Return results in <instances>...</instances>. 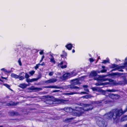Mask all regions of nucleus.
I'll return each instance as SVG.
<instances>
[{"label":"nucleus","instance_id":"nucleus-1","mask_svg":"<svg viewBox=\"0 0 127 127\" xmlns=\"http://www.w3.org/2000/svg\"><path fill=\"white\" fill-rule=\"evenodd\" d=\"M117 112L116 108L112 109V111H110L106 113L105 114L106 119L111 120H113L114 122L117 124L119 122L120 118L119 116L117 115Z\"/></svg>","mask_w":127,"mask_h":127},{"label":"nucleus","instance_id":"nucleus-2","mask_svg":"<svg viewBox=\"0 0 127 127\" xmlns=\"http://www.w3.org/2000/svg\"><path fill=\"white\" fill-rule=\"evenodd\" d=\"M83 110L84 109L82 107H76L75 109L72 111V115L74 116H80L83 114Z\"/></svg>","mask_w":127,"mask_h":127},{"label":"nucleus","instance_id":"nucleus-3","mask_svg":"<svg viewBox=\"0 0 127 127\" xmlns=\"http://www.w3.org/2000/svg\"><path fill=\"white\" fill-rule=\"evenodd\" d=\"M97 125L100 127H106L107 125V122L104 119L102 121H97Z\"/></svg>","mask_w":127,"mask_h":127},{"label":"nucleus","instance_id":"nucleus-4","mask_svg":"<svg viewBox=\"0 0 127 127\" xmlns=\"http://www.w3.org/2000/svg\"><path fill=\"white\" fill-rule=\"evenodd\" d=\"M83 106L84 108L87 107V109H85L84 110L85 111H89L92 110L93 107L92 104H84Z\"/></svg>","mask_w":127,"mask_h":127},{"label":"nucleus","instance_id":"nucleus-5","mask_svg":"<svg viewBox=\"0 0 127 127\" xmlns=\"http://www.w3.org/2000/svg\"><path fill=\"white\" fill-rule=\"evenodd\" d=\"M117 111V115L119 116L120 117L125 112L127 111V107L126 108L124 111H123L122 109H118L116 108Z\"/></svg>","mask_w":127,"mask_h":127},{"label":"nucleus","instance_id":"nucleus-6","mask_svg":"<svg viewBox=\"0 0 127 127\" xmlns=\"http://www.w3.org/2000/svg\"><path fill=\"white\" fill-rule=\"evenodd\" d=\"M67 63L65 61H62L60 63H59L58 64V65L59 66L60 65L61 68L64 69V68H66L67 67Z\"/></svg>","mask_w":127,"mask_h":127},{"label":"nucleus","instance_id":"nucleus-7","mask_svg":"<svg viewBox=\"0 0 127 127\" xmlns=\"http://www.w3.org/2000/svg\"><path fill=\"white\" fill-rule=\"evenodd\" d=\"M97 75V74L96 71L93 70L90 73L89 76L90 78L95 77Z\"/></svg>","mask_w":127,"mask_h":127},{"label":"nucleus","instance_id":"nucleus-8","mask_svg":"<svg viewBox=\"0 0 127 127\" xmlns=\"http://www.w3.org/2000/svg\"><path fill=\"white\" fill-rule=\"evenodd\" d=\"M72 84L74 85L79 84V81L78 78L73 79L71 81Z\"/></svg>","mask_w":127,"mask_h":127},{"label":"nucleus","instance_id":"nucleus-9","mask_svg":"<svg viewBox=\"0 0 127 127\" xmlns=\"http://www.w3.org/2000/svg\"><path fill=\"white\" fill-rule=\"evenodd\" d=\"M56 81L57 80L56 79H51L47 81H44V83L47 84L52 83H55Z\"/></svg>","mask_w":127,"mask_h":127},{"label":"nucleus","instance_id":"nucleus-10","mask_svg":"<svg viewBox=\"0 0 127 127\" xmlns=\"http://www.w3.org/2000/svg\"><path fill=\"white\" fill-rule=\"evenodd\" d=\"M70 73L67 72L64 73L63 76V79L64 80H66L68 79L70 77Z\"/></svg>","mask_w":127,"mask_h":127},{"label":"nucleus","instance_id":"nucleus-11","mask_svg":"<svg viewBox=\"0 0 127 127\" xmlns=\"http://www.w3.org/2000/svg\"><path fill=\"white\" fill-rule=\"evenodd\" d=\"M18 78L19 80H23L25 78L24 72H22L19 73Z\"/></svg>","mask_w":127,"mask_h":127},{"label":"nucleus","instance_id":"nucleus-12","mask_svg":"<svg viewBox=\"0 0 127 127\" xmlns=\"http://www.w3.org/2000/svg\"><path fill=\"white\" fill-rule=\"evenodd\" d=\"M43 88H54L56 89H60L61 87H60L57 86H45L43 87Z\"/></svg>","mask_w":127,"mask_h":127},{"label":"nucleus","instance_id":"nucleus-13","mask_svg":"<svg viewBox=\"0 0 127 127\" xmlns=\"http://www.w3.org/2000/svg\"><path fill=\"white\" fill-rule=\"evenodd\" d=\"M55 101L57 102V103H64L65 100L63 99H55Z\"/></svg>","mask_w":127,"mask_h":127},{"label":"nucleus","instance_id":"nucleus-14","mask_svg":"<svg viewBox=\"0 0 127 127\" xmlns=\"http://www.w3.org/2000/svg\"><path fill=\"white\" fill-rule=\"evenodd\" d=\"M73 47L72 44L71 43H69L67 44L65 46V47L68 50H70L72 49Z\"/></svg>","mask_w":127,"mask_h":127},{"label":"nucleus","instance_id":"nucleus-15","mask_svg":"<svg viewBox=\"0 0 127 127\" xmlns=\"http://www.w3.org/2000/svg\"><path fill=\"white\" fill-rule=\"evenodd\" d=\"M63 55H61L60 56L62 58H63L64 59H67L66 57L67 56V53H66L64 51H63Z\"/></svg>","mask_w":127,"mask_h":127},{"label":"nucleus","instance_id":"nucleus-16","mask_svg":"<svg viewBox=\"0 0 127 127\" xmlns=\"http://www.w3.org/2000/svg\"><path fill=\"white\" fill-rule=\"evenodd\" d=\"M50 55L52 57L50 59V62L53 63L54 64H55L56 63V61L54 59V58L53 56L51 54Z\"/></svg>","mask_w":127,"mask_h":127},{"label":"nucleus","instance_id":"nucleus-17","mask_svg":"<svg viewBox=\"0 0 127 127\" xmlns=\"http://www.w3.org/2000/svg\"><path fill=\"white\" fill-rule=\"evenodd\" d=\"M10 114L12 116H17L19 115L18 112L13 111L10 112Z\"/></svg>","mask_w":127,"mask_h":127},{"label":"nucleus","instance_id":"nucleus-18","mask_svg":"<svg viewBox=\"0 0 127 127\" xmlns=\"http://www.w3.org/2000/svg\"><path fill=\"white\" fill-rule=\"evenodd\" d=\"M27 86V85L24 83H22L20 84L19 87L22 89L26 88Z\"/></svg>","mask_w":127,"mask_h":127},{"label":"nucleus","instance_id":"nucleus-19","mask_svg":"<svg viewBox=\"0 0 127 127\" xmlns=\"http://www.w3.org/2000/svg\"><path fill=\"white\" fill-rule=\"evenodd\" d=\"M122 74H123V73L122 74L121 73L119 72H114L112 73L111 74V75L112 76H120Z\"/></svg>","mask_w":127,"mask_h":127},{"label":"nucleus","instance_id":"nucleus-20","mask_svg":"<svg viewBox=\"0 0 127 127\" xmlns=\"http://www.w3.org/2000/svg\"><path fill=\"white\" fill-rule=\"evenodd\" d=\"M11 76L12 77L15 78L16 79L18 78L19 77V75H18L14 73H11Z\"/></svg>","mask_w":127,"mask_h":127},{"label":"nucleus","instance_id":"nucleus-21","mask_svg":"<svg viewBox=\"0 0 127 127\" xmlns=\"http://www.w3.org/2000/svg\"><path fill=\"white\" fill-rule=\"evenodd\" d=\"M127 120V115H125L123 117H122L121 119V122L125 121Z\"/></svg>","mask_w":127,"mask_h":127},{"label":"nucleus","instance_id":"nucleus-22","mask_svg":"<svg viewBox=\"0 0 127 127\" xmlns=\"http://www.w3.org/2000/svg\"><path fill=\"white\" fill-rule=\"evenodd\" d=\"M18 102H13L12 104L10 103H8L7 104V105L8 106H15L17 105L18 104Z\"/></svg>","mask_w":127,"mask_h":127},{"label":"nucleus","instance_id":"nucleus-23","mask_svg":"<svg viewBox=\"0 0 127 127\" xmlns=\"http://www.w3.org/2000/svg\"><path fill=\"white\" fill-rule=\"evenodd\" d=\"M98 91L100 92L102 94L104 95H106L107 92L105 90H103L102 89H99Z\"/></svg>","mask_w":127,"mask_h":127},{"label":"nucleus","instance_id":"nucleus-24","mask_svg":"<svg viewBox=\"0 0 127 127\" xmlns=\"http://www.w3.org/2000/svg\"><path fill=\"white\" fill-rule=\"evenodd\" d=\"M32 90H36L35 91L37 92L42 90V89L41 88H38L37 87H33L32 88Z\"/></svg>","mask_w":127,"mask_h":127},{"label":"nucleus","instance_id":"nucleus-25","mask_svg":"<svg viewBox=\"0 0 127 127\" xmlns=\"http://www.w3.org/2000/svg\"><path fill=\"white\" fill-rule=\"evenodd\" d=\"M115 95V94H113L110 93L108 94L107 96L111 98L114 99V97Z\"/></svg>","mask_w":127,"mask_h":127},{"label":"nucleus","instance_id":"nucleus-26","mask_svg":"<svg viewBox=\"0 0 127 127\" xmlns=\"http://www.w3.org/2000/svg\"><path fill=\"white\" fill-rule=\"evenodd\" d=\"M75 71V70H73L71 72V75L72 77L76 76L77 74V73Z\"/></svg>","mask_w":127,"mask_h":127},{"label":"nucleus","instance_id":"nucleus-27","mask_svg":"<svg viewBox=\"0 0 127 127\" xmlns=\"http://www.w3.org/2000/svg\"><path fill=\"white\" fill-rule=\"evenodd\" d=\"M1 70H2L5 72H7L8 73H10L11 72V70L7 71V70L4 68H2L1 69Z\"/></svg>","mask_w":127,"mask_h":127},{"label":"nucleus","instance_id":"nucleus-28","mask_svg":"<svg viewBox=\"0 0 127 127\" xmlns=\"http://www.w3.org/2000/svg\"><path fill=\"white\" fill-rule=\"evenodd\" d=\"M118 65L115 64H112L111 65H110L109 67L110 68H113L118 66Z\"/></svg>","mask_w":127,"mask_h":127},{"label":"nucleus","instance_id":"nucleus-29","mask_svg":"<svg viewBox=\"0 0 127 127\" xmlns=\"http://www.w3.org/2000/svg\"><path fill=\"white\" fill-rule=\"evenodd\" d=\"M3 85L11 90H12V89H10V86L9 85L7 84H4Z\"/></svg>","mask_w":127,"mask_h":127},{"label":"nucleus","instance_id":"nucleus-30","mask_svg":"<svg viewBox=\"0 0 127 127\" xmlns=\"http://www.w3.org/2000/svg\"><path fill=\"white\" fill-rule=\"evenodd\" d=\"M120 96L118 94H115V95L114 96L113 99H118L120 98Z\"/></svg>","mask_w":127,"mask_h":127},{"label":"nucleus","instance_id":"nucleus-31","mask_svg":"<svg viewBox=\"0 0 127 127\" xmlns=\"http://www.w3.org/2000/svg\"><path fill=\"white\" fill-rule=\"evenodd\" d=\"M69 109V108L68 107H65L64 108V110L66 112H68Z\"/></svg>","mask_w":127,"mask_h":127},{"label":"nucleus","instance_id":"nucleus-32","mask_svg":"<svg viewBox=\"0 0 127 127\" xmlns=\"http://www.w3.org/2000/svg\"><path fill=\"white\" fill-rule=\"evenodd\" d=\"M112 84L114 85H117L120 84L119 83L116 82V81L112 82Z\"/></svg>","mask_w":127,"mask_h":127},{"label":"nucleus","instance_id":"nucleus-33","mask_svg":"<svg viewBox=\"0 0 127 127\" xmlns=\"http://www.w3.org/2000/svg\"><path fill=\"white\" fill-rule=\"evenodd\" d=\"M38 78H32L30 79V81L31 82L35 81H37L38 79Z\"/></svg>","mask_w":127,"mask_h":127},{"label":"nucleus","instance_id":"nucleus-34","mask_svg":"<svg viewBox=\"0 0 127 127\" xmlns=\"http://www.w3.org/2000/svg\"><path fill=\"white\" fill-rule=\"evenodd\" d=\"M119 90H116L114 89H112L111 90H109L108 91L110 92H118Z\"/></svg>","mask_w":127,"mask_h":127},{"label":"nucleus","instance_id":"nucleus-35","mask_svg":"<svg viewBox=\"0 0 127 127\" xmlns=\"http://www.w3.org/2000/svg\"><path fill=\"white\" fill-rule=\"evenodd\" d=\"M124 64L125 66H127V57L125 59V62L124 63Z\"/></svg>","mask_w":127,"mask_h":127},{"label":"nucleus","instance_id":"nucleus-36","mask_svg":"<svg viewBox=\"0 0 127 127\" xmlns=\"http://www.w3.org/2000/svg\"><path fill=\"white\" fill-rule=\"evenodd\" d=\"M35 72V71L33 70L29 72V73L31 74V75H32Z\"/></svg>","mask_w":127,"mask_h":127},{"label":"nucleus","instance_id":"nucleus-37","mask_svg":"<svg viewBox=\"0 0 127 127\" xmlns=\"http://www.w3.org/2000/svg\"><path fill=\"white\" fill-rule=\"evenodd\" d=\"M125 65L124 66H118V68H119V69H123L125 67Z\"/></svg>","mask_w":127,"mask_h":127},{"label":"nucleus","instance_id":"nucleus-38","mask_svg":"<svg viewBox=\"0 0 127 127\" xmlns=\"http://www.w3.org/2000/svg\"><path fill=\"white\" fill-rule=\"evenodd\" d=\"M30 77L29 75V74L27 73H25V78H26V79Z\"/></svg>","mask_w":127,"mask_h":127},{"label":"nucleus","instance_id":"nucleus-39","mask_svg":"<svg viewBox=\"0 0 127 127\" xmlns=\"http://www.w3.org/2000/svg\"><path fill=\"white\" fill-rule=\"evenodd\" d=\"M107 70L106 69H102L100 70V72L102 73H103L106 72Z\"/></svg>","mask_w":127,"mask_h":127},{"label":"nucleus","instance_id":"nucleus-40","mask_svg":"<svg viewBox=\"0 0 127 127\" xmlns=\"http://www.w3.org/2000/svg\"><path fill=\"white\" fill-rule=\"evenodd\" d=\"M18 62L19 64V65L20 66H21L22 65V64L21 61V58H19V59L18 60Z\"/></svg>","mask_w":127,"mask_h":127},{"label":"nucleus","instance_id":"nucleus-41","mask_svg":"<svg viewBox=\"0 0 127 127\" xmlns=\"http://www.w3.org/2000/svg\"><path fill=\"white\" fill-rule=\"evenodd\" d=\"M39 65H40V64H36V66H35V69L36 70L38 68Z\"/></svg>","mask_w":127,"mask_h":127},{"label":"nucleus","instance_id":"nucleus-42","mask_svg":"<svg viewBox=\"0 0 127 127\" xmlns=\"http://www.w3.org/2000/svg\"><path fill=\"white\" fill-rule=\"evenodd\" d=\"M108 62V60H103V61L102 62V64H106Z\"/></svg>","mask_w":127,"mask_h":127},{"label":"nucleus","instance_id":"nucleus-43","mask_svg":"<svg viewBox=\"0 0 127 127\" xmlns=\"http://www.w3.org/2000/svg\"><path fill=\"white\" fill-rule=\"evenodd\" d=\"M119 70V68L117 66L114 69H112L111 71V72H112L113 71H115L116 70Z\"/></svg>","mask_w":127,"mask_h":127},{"label":"nucleus","instance_id":"nucleus-44","mask_svg":"<svg viewBox=\"0 0 127 127\" xmlns=\"http://www.w3.org/2000/svg\"><path fill=\"white\" fill-rule=\"evenodd\" d=\"M44 50H41L40 51V52L39 53L40 55H41L42 54H44V53L43 52Z\"/></svg>","mask_w":127,"mask_h":127},{"label":"nucleus","instance_id":"nucleus-45","mask_svg":"<svg viewBox=\"0 0 127 127\" xmlns=\"http://www.w3.org/2000/svg\"><path fill=\"white\" fill-rule=\"evenodd\" d=\"M53 74L54 72H50L49 73L48 75L51 76L53 75Z\"/></svg>","mask_w":127,"mask_h":127},{"label":"nucleus","instance_id":"nucleus-46","mask_svg":"<svg viewBox=\"0 0 127 127\" xmlns=\"http://www.w3.org/2000/svg\"><path fill=\"white\" fill-rule=\"evenodd\" d=\"M89 60L91 63L93 62L94 61V60L92 58H90L89 59Z\"/></svg>","mask_w":127,"mask_h":127},{"label":"nucleus","instance_id":"nucleus-47","mask_svg":"<svg viewBox=\"0 0 127 127\" xmlns=\"http://www.w3.org/2000/svg\"><path fill=\"white\" fill-rule=\"evenodd\" d=\"M68 94L69 95H73L75 94V92H71L70 93H68Z\"/></svg>","mask_w":127,"mask_h":127},{"label":"nucleus","instance_id":"nucleus-48","mask_svg":"<svg viewBox=\"0 0 127 127\" xmlns=\"http://www.w3.org/2000/svg\"><path fill=\"white\" fill-rule=\"evenodd\" d=\"M1 78L2 79H5L6 80H7V77H4L2 76H1Z\"/></svg>","mask_w":127,"mask_h":127},{"label":"nucleus","instance_id":"nucleus-49","mask_svg":"<svg viewBox=\"0 0 127 127\" xmlns=\"http://www.w3.org/2000/svg\"><path fill=\"white\" fill-rule=\"evenodd\" d=\"M93 89L94 91H98V90H97V88H93Z\"/></svg>","mask_w":127,"mask_h":127},{"label":"nucleus","instance_id":"nucleus-50","mask_svg":"<svg viewBox=\"0 0 127 127\" xmlns=\"http://www.w3.org/2000/svg\"><path fill=\"white\" fill-rule=\"evenodd\" d=\"M82 97L83 98H88V95H85L82 96Z\"/></svg>","mask_w":127,"mask_h":127},{"label":"nucleus","instance_id":"nucleus-51","mask_svg":"<svg viewBox=\"0 0 127 127\" xmlns=\"http://www.w3.org/2000/svg\"><path fill=\"white\" fill-rule=\"evenodd\" d=\"M73 85H72L70 86V88L71 89H74V86Z\"/></svg>","mask_w":127,"mask_h":127},{"label":"nucleus","instance_id":"nucleus-52","mask_svg":"<svg viewBox=\"0 0 127 127\" xmlns=\"http://www.w3.org/2000/svg\"><path fill=\"white\" fill-rule=\"evenodd\" d=\"M81 94H87V93H86V92H81Z\"/></svg>","mask_w":127,"mask_h":127},{"label":"nucleus","instance_id":"nucleus-53","mask_svg":"<svg viewBox=\"0 0 127 127\" xmlns=\"http://www.w3.org/2000/svg\"><path fill=\"white\" fill-rule=\"evenodd\" d=\"M31 79H26V81L27 82H31L30 81Z\"/></svg>","mask_w":127,"mask_h":127},{"label":"nucleus","instance_id":"nucleus-54","mask_svg":"<svg viewBox=\"0 0 127 127\" xmlns=\"http://www.w3.org/2000/svg\"><path fill=\"white\" fill-rule=\"evenodd\" d=\"M59 91H60L59 90H55L53 91V92H55H55H58Z\"/></svg>","mask_w":127,"mask_h":127},{"label":"nucleus","instance_id":"nucleus-55","mask_svg":"<svg viewBox=\"0 0 127 127\" xmlns=\"http://www.w3.org/2000/svg\"><path fill=\"white\" fill-rule=\"evenodd\" d=\"M79 89V87L76 86H74V89Z\"/></svg>","mask_w":127,"mask_h":127},{"label":"nucleus","instance_id":"nucleus-56","mask_svg":"<svg viewBox=\"0 0 127 127\" xmlns=\"http://www.w3.org/2000/svg\"><path fill=\"white\" fill-rule=\"evenodd\" d=\"M124 81L125 83L126 84H127V80L126 79H124Z\"/></svg>","mask_w":127,"mask_h":127},{"label":"nucleus","instance_id":"nucleus-57","mask_svg":"<svg viewBox=\"0 0 127 127\" xmlns=\"http://www.w3.org/2000/svg\"><path fill=\"white\" fill-rule=\"evenodd\" d=\"M45 65V64L44 63V62L42 63H41V64H40V65H42V66L44 65Z\"/></svg>","mask_w":127,"mask_h":127},{"label":"nucleus","instance_id":"nucleus-58","mask_svg":"<svg viewBox=\"0 0 127 127\" xmlns=\"http://www.w3.org/2000/svg\"><path fill=\"white\" fill-rule=\"evenodd\" d=\"M44 58V55H43L41 58V60H43Z\"/></svg>","mask_w":127,"mask_h":127},{"label":"nucleus","instance_id":"nucleus-59","mask_svg":"<svg viewBox=\"0 0 127 127\" xmlns=\"http://www.w3.org/2000/svg\"><path fill=\"white\" fill-rule=\"evenodd\" d=\"M83 87L85 88H87L88 87V86L87 85H84L83 86Z\"/></svg>","mask_w":127,"mask_h":127},{"label":"nucleus","instance_id":"nucleus-60","mask_svg":"<svg viewBox=\"0 0 127 127\" xmlns=\"http://www.w3.org/2000/svg\"><path fill=\"white\" fill-rule=\"evenodd\" d=\"M120 70H119L118 71H121V72H123L124 70L122 69H119Z\"/></svg>","mask_w":127,"mask_h":127},{"label":"nucleus","instance_id":"nucleus-61","mask_svg":"<svg viewBox=\"0 0 127 127\" xmlns=\"http://www.w3.org/2000/svg\"><path fill=\"white\" fill-rule=\"evenodd\" d=\"M75 52V50L74 49H73L72 50V53H74Z\"/></svg>","mask_w":127,"mask_h":127},{"label":"nucleus","instance_id":"nucleus-62","mask_svg":"<svg viewBox=\"0 0 127 127\" xmlns=\"http://www.w3.org/2000/svg\"><path fill=\"white\" fill-rule=\"evenodd\" d=\"M102 68H103V69H104L105 68V67L104 66H102Z\"/></svg>","mask_w":127,"mask_h":127},{"label":"nucleus","instance_id":"nucleus-63","mask_svg":"<svg viewBox=\"0 0 127 127\" xmlns=\"http://www.w3.org/2000/svg\"><path fill=\"white\" fill-rule=\"evenodd\" d=\"M124 127H127V124L124 125Z\"/></svg>","mask_w":127,"mask_h":127},{"label":"nucleus","instance_id":"nucleus-64","mask_svg":"<svg viewBox=\"0 0 127 127\" xmlns=\"http://www.w3.org/2000/svg\"><path fill=\"white\" fill-rule=\"evenodd\" d=\"M97 72V73H100V71H96Z\"/></svg>","mask_w":127,"mask_h":127}]
</instances>
